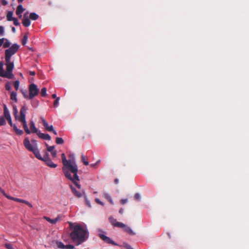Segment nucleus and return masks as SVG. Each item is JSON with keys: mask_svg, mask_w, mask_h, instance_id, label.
Instances as JSON below:
<instances>
[{"mask_svg": "<svg viewBox=\"0 0 249 249\" xmlns=\"http://www.w3.org/2000/svg\"><path fill=\"white\" fill-rule=\"evenodd\" d=\"M60 100V98L59 97H57L56 100L54 101V103H53V106L54 107H57L58 104H59V101Z\"/></svg>", "mask_w": 249, "mask_h": 249, "instance_id": "40", "label": "nucleus"}, {"mask_svg": "<svg viewBox=\"0 0 249 249\" xmlns=\"http://www.w3.org/2000/svg\"><path fill=\"white\" fill-rule=\"evenodd\" d=\"M23 94L25 98H28L29 95L28 96L25 92H23Z\"/></svg>", "mask_w": 249, "mask_h": 249, "instance_id": "58", "label": "nucleus"}, {"mask_svg": "<svg viewBox=\"0 0 249 249\" xmlns=\"http://www.w3.org/2000/svg\"><path fill=\"white\" fill-rule=\"evenodd\" d=\"M5 62L6 66V71H4V74H7V76H4V77L8 79H12L14 77V74L12 73V71L14 68V63L11 62V60H9L8 62Z\"/></svg>", "mask_w": 249, "mask_h": 249, "instance_id": "5", "label": "nucleus"}, {"mask_svg": "<svg viewBox=\"0 0 249 249\" xmlns=\"http://www.w3.org/2000/svg\"><path fill=\"white\" fill-rule=\"evenodd\" d=\"M32 152L34 154L35 157L37 159H38L39 160H43V157H42L41 156V155L40 154V152H39V150L37 149V147Z\"/></svg>", "mask_w": 249, "mask_h": 249, "instance_id": "15", "label": "nucleus"}, {"mask_svg": "<svg viewBox=\"0 0 249 249\" xmlns=\"http://www.w3.org/2000/svg\"><path fill=\"white\" fill-rule=\"evenodd\" d=\"M12 30L14 33L16 32V28L15 27H13L12 28Z\"/></svg>", "mask_w": 249, "mask_h": 249, "instance_id": "64", "label": "nucleus"}, {"mask_svg": "<svg viewBox=\"0 0 249 249\" xmlns=\"http://www.w3.org/2000/svg\"><path fill=\"white\" fill-rule=\"evenodd\" d=\"M52 96V98L53 99H56L57 98L56 95L55 94H53Z\"/></svg>", "mask_w": 249, "mask_h": 249, "instance_id": "61", "label": "nucleus"}, {"mask_svg": "<svg viewBox=\"0 0 249 249\" xmlns=\"http://www.w3.org/2000/svg\"><path fill=\"white\" fill-rule=\"evenodd\" d=\"M12 21H13L14 24L15 26H18L19 25V23L18 20L17 19V18H14V19L12 20Z\"/></svg>", "mask_w": 249, "mask_h": 249, "instance_id": "42", "label": "nucleus"}, {"mask_svg": "<svg viewBox=\"0 0 249 249\" xmlns=\"http://www.w3.org/2000/svg\"><path fill=\"white\" fill-rule=\"evenodd\" d=\"M4 41H5V42H3V47L4 48H8L10 47L11 45V43L10 41L6 38H5Z\"/></svg>", "mask_w": 249, "mask_h": 249, "instance_id": "28", "label": "nucleus"}, {"mask_svg": "<svg viewBox=\"0 0 249 249\" xmlns=\"http://www.w3.org/2000/svg\"><path fill=\"white\" fill-rule=\"evenodd\" d=\"M13 114L15 118L17 119L18 117V110L16 106H13Z\"/></svg>", "mask_w": 249, "mask_h": 249, "instance_id": "30", "label": "nucleus"}, {"mask_svg": "<svg viewBox=\"0 0 249 249\" xmlns=\"http://www.w3.org/2000/svg\"><path fill=\"white\" fill-rule=\"evenodd\" d=\"M23 17L24 18L22 21V24L24 26L27 27L30 25L31 21L28 17L26 16V14L24 15Z\"/></svg>", "mask_w": 249, "mask_h": 249, "instance_id": "13", "label": "nucleus"}, {"mask_svg": "<svg viewBox=\"0 0 249 249\" xmlns=\"http://www.w3.org/2000/svg\"><path fill=\"white\" fill-rule=\"evenodd\" d=\"M29 18L32 20H36L38 18L39 16L37 14H36L35 13H31L30 14Z\"/></svg>", "mask_w": 249, "mask_h": 249, "instance_id": "22", "label": "nucleus"}, {"mask_svg": "<svg viewBox=\"0 0 249 249\" xmlns=\"http://www.w3.org/2000/svg\"><path fill=\"white\" fill-rule=\"evenodd\" d=\"M13 13L12 11H9L7 15L6 18L8 21H12L15 18L13 17Z\"/></svg>", "mask_w": 249, "mask_h": 249, "instance_id": "23", "label": "nucleus"}, {"mask_svg": "<svg viewBox=\"0 0 249 249\" xmlns=\"http://www.w3.org/2000/svg\"><path fill=\"white\" fill-rule=\"evenodd\" d=\"M103 196L106 198V199H107L111 204L113 205V200L111 197V196L108 194H107V193H104L103 194Z\"/></svg>", "mask_w": 249, "mask_h": 249, "instance_id": "20", "label": "nucleus"}, {"mask_svg": "<svg viewBox=\"0 0 249 249\" xmlns=\"http://www.w3.org/2000/svg\"><path fill=\"white\" fill-rule=\"evenodd\" d=\"M124 213V209L123 208H121L120 210H119V213L120 214H123Z\"/></svg>", "mask_w": 249, "mask_h": 249, "instance_id": "59", "label": "nucleus"}, {"mask_svg": "<svg viewBox=\"0 0 249 249\" xmlns=\"http://www.w3.org/2000/svg\"><path fill=\"white\" fill-rule=\"evenodd\" d=\"M19 46L17 44H13L11 47L5 51V60L9 61L11 60L12 55L15 54L18 51Z\"/></svg>", "mask_w": 249, "mask_h": 249, "instance_id": "4", "label": "nucleus"}, {"mask_svg": "<svg viewBox=\"0 0 249 249\" xmlns=\"http://www.w3.org/2000/svg\"><path fill=\"white\" fill-rule=\"evenodd\" d=\"M23 144L25 147L30 151L33 152L36 148L34 147L32 144H31L28 138H25L23 141Z\"/></svg>", "mask_w": 249, "mask_h": 249, "instance_id": "8", "label": "nucleus"}, {"mask_svg": "<svg viewBox=\"0 0 249 249\" xmlns=\"http://www.w3.org/2000/svg\"><path fill=\"white\" fill-rule=\"evenodd\" d=\"M4 33V28L2 26H0V36H2Z\"/></svg>", "mask_w": 249, "mask_h": 249, "instance_id": "48", "label": "nucleus"}, {"mask_svg": "<svg viewBox=\"0 0 249 249\" xmlns=\"http://www.w3.org/2000/svg\"><path fill=\"white\" fill-rule=\"evenodd\" d=\"M3 63L2 62H0V76L4 77V76H7V74H4V71L3 69Z\"/></svg>", "mask_w": 249, "mask_h": 249, "instance_id": "25", "label": "nucleus"}, {"mask_svg": "<svg viewBox=\"0 0 249 249\" xmlns=\"http://www.w3.org/2000/svg\"><path fill=\"white\" fill-rule=\"evenodd\" d=\"M70 187L71 188V191L73 194L77 197H81L82 196V194L80 192L76 190V189L72 186V185H71Z\"/></svg>", "mask_w": 249, "mask_h": 249, "instance_id": "14", "label": "nucleus"}, {"mask_svg": "<svg viewBox=\"0 0 249 249\" xmlns=\"http://www.w3.org/2000/svg\"><path fill=\"white\" fill-rule=\"evenodd\" d=\"M25 202H24V203L25 204H26L27 205H28L29 207H30V208H32L33 207V205L31 203H30L29 202L25 200Z\"/></svg>", "mask_w": 249, "mask_h": 249, "instance_id": "54", "label": "nucleus"}, {"mask_svg": "<svg viewBox=\"0 0 249 249\" xmlns=\"http://www.w3.org/2000/svg\"><path fill=\"white\" fill-rule=\"evenodd\" d=\"M70 159H72L73 158L74 159V155L72 154L70 155ZM75 160V159H74Z\"/></svg>", "mask_w": 249, "mask_h": 249, "instance_id": "62", "label": "nucleus"}, {"mask_svg": "<svg viewBox=\"0 0 249 249\" xmlns=\"http://www.w3.org/2000/svg\"><path fill=\"white\" fill-rule=\"evenodd\" d=\"M55 243H56V245L57 247L58 248L63 249H65V245H64V244L62 242L57 241H56Z\"/></svg>", "mask_w": 249, "mask_h": 249, "instance_id": "27", "label": "nucleus"}, {"mask_svg": "<svg viewBox=\"0 0 249 249\" xmlns=\"http://www.w3.org/2000/svg\"><path fill=\"white\" fill-rule=\"evenodd\" d=\"M40 119L42 121L43 126H44L45 129L47 130V128L49 127V126L48 123L44 118L41 117Z\"/></svg>", "mask_w": 249, "mask_h": 249, "instance_id": "29", "label": "nucleus"}, {"mask_svg": "<svg viewBox=\"0 0 249 249\" xmlns=\"http://www.w3.org/2000/svg\"><path fill=\"white\" fill-rule=\"evenodd\" d=\"M0 192L6 198L9 199V197H11V196L7 195L5 191L1 188L0 189Z\"/></svg>", "mask_w": 249, "mask_h": 249, "instance_id": "37", "label": "nucleus"}, {"mask_svg": "<svg viewBox=\"0 0 249 249\" xmlns=\"http://www.w3.org/2000/svg\"><path fill=\"white\" fill-rule=\"evenodd\" d=\"M99 236L100 238L102 239L105 242L107 243L108 244H110L113 245H116L117 244L115 243L113 240H112L109 237L107 236L103 233H99Z\"/></svg>", "mask_w": 249, "mask_h": 249, "instance_id": "9", "label": "nucleus"}, {"mask_svg": "<svg viewBox=\"0 0 249 249\" xmlns=\"http://www.w3.org/2000/svg\"><path fill=\"white\" fill-rule=\"evenodd\" d=\"M85 202L86 205L89 208H91V206L90 203V201L86 197H85Z\"/></svg>", "mask_w": 249, "mask_h": 249, "instance_id": "43", "label": "nucleus"}, {"mask_svg": "<svg viewBox=\"0 0 249 249\" xmlns=\"http://www.w3.org/2000/svg\"><path fill=\"white\" fill-rule=\"evenodd\" d=\"M44 218L46 219L48 222L53 224H54L60 219V217L58 216L54 219H51L48 217L44 216Z\"/></svg>", "mask_w": 249, "mask_h": 249, "instance_id": "16", "label": "nucleus"}, {"mask_svg": "<svg viewBox=\"0 0 249 249\" xmlns=\"http://www.w3.org/2000/svg\"><path fill=\"white\" fill-rule=\"evenodd\" d=\"M29 95L28 99L31 100L38 95L39 89L35 84H31L29 87Z\"/></svg>", "mask_w": 249, "mask_h": 249, "instance_id": "6", "label": "nucleus"}, {"mask_svg": "<svg viewBox=\"0 0 249 249\" xmlns=\"http://www.w3.org/2000/svg\"><path fill=\"white\" fill-rule=\"evenodd\" d=\"M26 110L27 109L25 107L23 106L21 107L20 110V117L18 118V120L22 123L23 127L25 132L28 134H30L31 133V131L28 127L26 121L25 114Z\"/></svg>", "mask_w": 249, "mask_h": 249, "instance_id": "3", "label": "nucleus"}, {"mask_svg": "<svg viewBox=\"0 0 249 249\" xmlns=\"http://www.w3.org/2000/svg\"><path fill=\"white\" fill-rule=\"evenodd\" d=\"M134 198L136 200H139L140 199V195L139 194L136 193L134 196Z\"/></svg>", "mask_w": 249, "mask_h": 249, "instance_id": "51", "label": "nucleus"}, {"mask_svg": "<svg viewBox=\"0 0 249 249\" xmlns=\"http://www.w3.org/2000/svg\"><path fill=\"white\" fill-rule=\"evenodd\" d=\"M5 87L6 90H10L11 89V86L10 85V83H7L5 84Z\"/></svg>", "mask_w": 249, "mask_h": 249, "instance_id": "44", "label": "nucleus"}, {"mask_svg": "<svg viewBox=\"0 0 249 249\" xmlns=\"http://www.w3.org/2000/svg\"><path fill=\"white\" fill-rule=\"evenodd\" d=\"M95 201L98 204H100L102 206H104V203L103 202H102L101 201H100V200L99 198H95Z\"/></svg>", "mask_w": 249, "mask_h": 249, "instance_id": "41", "label": "nucleus"}, {"mask_svg": "<svg viewBox=\"0 0 249 249\" xmlns=\"http://www.w3.org/2000/svg\"><path fill=\"white\" fill-rule=\"evenodd\" d=\"M10 98L12 100H13L15 102L17 103L18 102L17 93L16 92L12 91L11 93Z\"/></svg>", "mask_w": 249, "mask_h": 249, "instance_id": "24", "label": "nucleus"}, {"mask_svg": "<svg viewBox=\"0 0 249 249\" xmlns=\"http://www.w3.org/2000/svg\"><path fill=\"white\" fill-rule=\"evenodd\" d=\"M61 158L64 166L62 168V170L65 177L71 180L75 186L80 189L81 185L78 182L79 181V177L77 175L78 167L74 159L67 160L64 153L62 154Z\"/></svg>", "mask_w": 249, "mask_h": 249, "instance_id": "1", "label": "nucleus"}, {"mask_svg": "<svg viewBox=\"0 0 249 249\" xmlns=\"http://www.w3.org/2000/svg\"><path fill=\"white\" fill-rule=\"evenodd\" d=\"M5 38H2L0 39V47L3 44V42L4 41Z\"/></svg>", "mask_w": 249, "mask_h": 249, "instance_id": "55", "label": "nucleus"}, {"mask_svg": "<svg viewBox=\"0 0 249 249\" xmlns=\"http://www.w3.org/2000/svg\"><path fill=\"white\" fill-rule=\"evenodd\" d=\"M31 142L32 143V144L33 145L34 147H37V142L35 140H32Z\"/></svg>", "mask_w": 249, "mask_h": 249, "instance_id": "47", "label": "nucleus"}, {"mask_svg": "<svg viewBox=\"0 0 249 249\" xmlns=\"http://www.w3.org/2000/svg\"><path fill=\"white\" fill-rule=\"evenodd\" d=\"M29 125L30 127V131L31 133H36L37 134L38 132L40 131L38 130V129L36 127L35 123L33 121H31L29 123Z\"/></svg>", "mask_w": 249, "mask_h": 249, "instance_id": "11", "label": "nucleus"}, {"mask_svg": "<svg viewBox=\"0 0 249 249\" xmlns=\"http://www.w3.org/2000/svg\"><path fill=\"white\" fill-rule=\"evenodd\" d=\"M109 220L110 222L111 223V224L115 227H124V224H123V223L117 221V220L112 217H110L109 218Z\"/></svg>", "mask_w": 249, "mask_h": 249, "instance_id": "10", "label": "nucleus"}, {"mask_svg": "<svg viewBox=\"0 0 249 249\" xmlns=\"http://www.w3.org/2000/svg\"><path fill=\"white\" fill-rule=\"evenodd\" d=\"M53 133L55 135H57V133L56 132V131L54 129L53 131Z\"/></svg>", "mask_w": 249, "mask_h": 249, "instance_id": "63", "label": "nucleus"}, {"mask_svg": "<svg viewBox=\"0 0 249 249\" xmlns=\"http://www.w3.org/2000/svg\"><path fill=\"white\" fill-rule=\"evenodd\" d=\"M27 40H28V36L27 34H25L24 36L23 39L22 40V45H25L27 43Z\"/></svg>", "mask_w": 249, "mask_h": 249, "instance_id": "32", "label": "nucleus"}, {"mask_svg": "<svg viewBox=\"0 0 249 249\" xmlns=\"http://www.w3.org/2000/svg\"><path fill=\"white\" fill-rule=\"evenodd\" d=\"M54 130L53 127L52 125H49V127L47 128V131L49 132H52Z\"/></svg>", "mask_w": 249, "mask_h": 249, "instance_id": "45", "label": "nucleus"}, {"mask_svg": "<svg viewBox=\"0 0 249 249\" xmlns=\"http://www.w3.org/2000/svg\"><path fill=\"white\" fill-rule=\"evenodd\" d=\"M6 124L5 120L2 117H0V125H3Z\"/></svg>", "mask_w": 249, "mask_h": 249, "instance_id": "36", "label": "nucleus"}, {"mask_svg": "<svg viewBox=\"0 0 249 249\" xmlns=\"http://www.w3.org/2000/svg\"><path fill=\"white\" fill-rule=\"evenodd\" d=\"M25 10V9L23 8L22 5H18L17 8L16 10V14L19 15L22 14L23 12Z\"/></svg>", "mask_w": 249, "mask_h": 249, "instance_id": "19", "label": "nucleus"}, {"mask_svg": "<svg viewBox=\"0 0 249 249\" xmlns=\"http://www.w3.org/2000/svg\"><path fill=\"white\" fill-rule=\"evenodd\" d=\"M42 161H44L48 166L51 168H55L57 167V164L53 163L49 157V154L47 152L45 153Z\"/></svg>", "mask_w": 249, "mask_h": 249, "instance_id": "7", "label": "nucleus"}, {"mask_svg": "<svg viewBox=\"0 0 249 249\" xmlns=\"http://www.w3.org/2000/svg\"><path fill=\"white\" fill-rule=\"evenodd\" d=\"M69 224L71 230L70 237L77 246L81 245L88 239L89 232L86 228H84L79 224H74L71 222H69Z\"/></svg>", "mask_w": 249, "mask_h": 249, "instance_id": "2", "label": "nucleus"}, {"mask_svg": "<svg viewBox=\"0 0 249 249\" xmlns=\"http://www.w3.org/2000/svg\"><path fill=\"white\" fill-rule=\"evenodd\" d=\"M30 74L32 76H34L36 74V72L34 71H30Z\"/></svg>", "mask_w": 249, "mask_h": 249, "instance_id": "57", "label": "nucleus"}, {"mask_svg": "<svg viewBox=\"0 0 249 249\" xmlns=\"http://www.w3.org/2000/svg\"><path fill=\"white\" fill-rule=\"evenodd\" d=\"M54 148H55L54 146H48L47 150L48 151L50 152L51 153L54 150Z\"/></svg>", "mask_w": 249, "mask_h": 249, "instance_id": "39", "label": "nucleus"}, {"mask_svg": "<svg viewBox=\"0 0 249 249\" xmlns=\"http://www.w3.org/2000/svg\"><path fill=\"white\" fill-rule=\"evenodd\" d=\"M46 91L47 89L46 88H43L41 90V95L43 97H45L46 96Z\"/></svg>", "mask_w": 249, "mask_h": 249, "instance_id": "34", "label": "nucleus"}, {"mask_svg": "<svg viewBox=\"0 0 249 249\" xmlns=\"http://www.w3.org/2000/svg\"><path fill=\"white\" fill-rule=\"evenodd\" d=\"M3 112H4V115L6 120L8 119L9 118H11L10 114L9 113V110L8 108H7L6 105H4L3 107Z\"/></svg>", "mask_w": 249, "mask_h": 249, "instance_id": "17", "label": "nucleus"}, {"mask_svg": "<svg viewBox=\"0 0 249 249\" xmlns=\"http://www.w3.org/2000/svg\"><path fill=\"white\" fill-rule=\"evenodd\" d=\"M100 162V160H98L97 161V162H96V163H94V164H91L90 165V166L91 167H92L94 168V167H95L96 166V165H97V164H98Z\"/></svg>", "mask_w": 249, "mask_h": 249, "instance_id": "53", "label": "nucleus"}, {"mask_svg": "<svg viewBox=\"0 0 249 249\" xmlns=\"http://www.w3.org/2000/svg\"><path fill=\"white\" fill-rule=\"evenodd\" d=\"M1 3H2L3 5H6L8 3L7 1L6 0H2V1H1Z\"/></svg>", "mask_w": 249, "mask_h": 249, "instance_id": "56", "label": "nucleus"}, {"mask_svg": "<svg viewBox=\"0 0 249 249\" xmlns=\"http://www.w3.org/2000/svg\"><path fill=\"white\" fill-rule=\"evenodd\" d=\"M74 248V246L72 245H65V249H73Z\"/></svg>", "mask_w": 249, "mask_h": 249, "instance_id": "46", "label": "nucleus"}, {"mask_svg": "<svg viewBox=\"0 0 249 249\" xmlns=\"http://www.w3.org/2000/svg\"><path fill=\"white\" fill-rule=\"evenodd\" d=\"M13 129L14 131L18 135H21L23 134V131L17 127L16 125H13Z\"/></svg>", "mask_w": 249, "mask_h": 249, "instance_id": "21", "label": "nucleus"}, {"mask_svg": "<svg viewBox=\"0 0 249 249\" xmlns=\"http://www.w3.org/2000/svg\"><path fill=\"white\" fill-rule=\"evenodd\" d=\"M114 183L117 184L119 183V179H117V178H116L115 180H114Z\"/></svg>", "mask_w": 249, "mask_h": 249, "instance_id": "60", "label": "nucleus"}, {"mask_svg": "<svg viewBox=\"0 0 249 249\" xmlns=\"http://www.w3.org/2000/svg\"><path fill=\"white\" fill-rule=\"evenodd\" d=\"M81 159L84 165H88L89 164V162L86 160L85 157L84 155L81 156Z\"/></svg>", "mask_w": 249, "mask_h": 249, "instance_id": "33", "label": "nucleus"}, {"mask_svg": "<svg viewBox=\"0 0 249 249\" xmlns=\"http://www.w3.org/2000/svg\"><path fill=\"white\" fill-rule=\"evenodd\" d=\"M9 199L14 200L15 201L20 202V203H24V202H25V200L19 199V198H18L14 197L13 196H11L10 197H9Z\"/></svg>", "mask_w": 249, "mask_h": 249, "instance_id": "26", "label": "nucleus"}, {"mask_svg": "<svg viewBox=\"0 0 249 249\" xmlns=\"http://www.w3.org/2000/svg\"><path fill=\"white\" fill-rule=\"evenodd\" d=\"M56 143L58 144H62L64 143V140L61 138L57 137L56 138Z\"/></svg>", "mask_w": 249, "mask_h": 249, "instance_id": "31", "label": "nucleus"}, {"mask_svg": "<svg viewBox=\"0 0 249 249\" xmlns=\"http://www.w3.org/2000/svg\"><path fill=\"white\" fill-rule=\"evenodd\" d=\"M51 155L53 158H55L56 157L57 152L56 150H54L52 152H51Z\"/></svg>", "mask_w": 249, "mask_h": 249, "instance_id": "50", "label": "nucleus"}, {"mask_svg": "<svg viewBox=\"0 0 249 249\" xmlns=\"http://www.w3.org/2000/svg\"><path fill=\"white\" fill-rule=\"evenodd\" d=\"M127 202V199H122L121 200L120 202L121 204H124Z\"/></svg>", "mask_w": 249, "mask_h": 249, "instance_id": "52", "label": "nucleus"}, {"mask_svg": "<svg viewBox=\"0 0 249 249\" xmlns=\"http://www.w3.org/2000/svg\"><path fill=\"white\" fill-rule=\"evenodd\" d=\"M9 124L11 126L13 127V125H14L15 124H14L12 123V119L11 118H9L7 120Z\"/></svg>", "mask_w": 249, "mask_h": 249, "instance_id": "49", "label": "nucleus"}, {"mask_svg": "<svg viewBox=\"0 0 249 249\" xmlns=\"http://www.w3.org/2000/svg\"><path fill=\"white\" fill-rule=\"evenodd\" d=\"M14 87H15V89L16 90H18V88H19V82L18 81H16L14 83Z\"/></svg>", "mask_w": 249, "mask_h": 249, "instance_id": "35", "label": "nucleus"}, {"mask_svg": "<svg viewBox=\"0 0 249 249\" xmlns=\"http://www.w3.org/2000/svg\"><path fill=\"white\" fill-rule=\"evenodd\" d=\"M4 246L7 249H14L12 244L10 243H6Z\"/></svg>", "mask_w": 249, "mask_h": 249, "instance_id": "38", "label": "nucleus"}, {"mask_svg": "<svg viewBox=\"0 0 249 249\" xmlns=\"http://www.w3.org/2000/svg\"><path fill=\"white\" fill-rule=\"evenodd\" d=\"M124 229V230L131 235H134L135 233L129 227L124 224V227H120Z\"/></svg>", "mask_w": 249, "mask_h": 249, "instance_id": "18", "label": "nucleus"}, {"mask_svg": "<svg viewBox=\"0 0 249 249\" xmlns=\"http://www.w3.org/2000/svg\"><path fill=\"white\" fill-rule=\"evenodd\" d=\"M37 135L41 139L45 140L50 141L51 138L50 136L48 134L42 133L40 132V131L38 132Z\"/></svg>", "mask_w": 249, "mask_h": 249, "instance_id": "12", "label": "nucleus"}]
</instances>
